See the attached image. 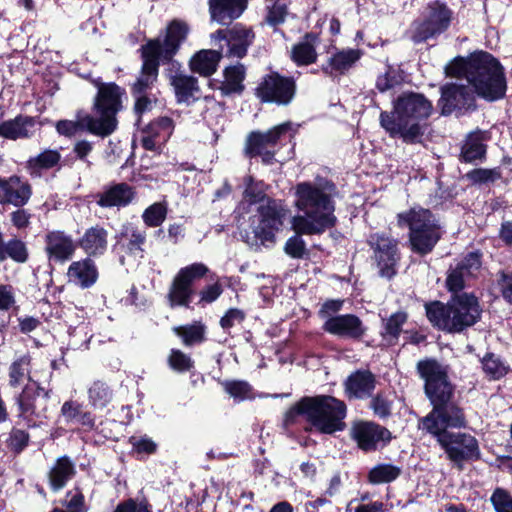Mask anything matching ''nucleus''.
I'll return each mask as SVG.
<instances>
[{
    "label": "nucleus",
    "instance_id": "nucleus-1",
    "mask_svg": "<svg viewBox=\"0 0 512 512\" xmlns=\"http://www.w3.org/2000/svg\"><path fill=\"white\" fill-rule=\"evenodd\" d=\"M335 186L327 180L301 182L295 187V205L302 215L294 216L292 226L297 235L290 237L284 247L292 258H302L305 242L299 234H321L337 222L333 195Z\"/></svg>",
    "mask_w": 512,
    "mask_h": 512
},
{
    "label": "nucleus",
    "instance_id": "nucleus-2",
    "mask_svg": "<svg viewBox=\"0 0 512 512\" xmlns=\"http://www.w3.org/2000/svg\"><path fill=\"white\" fill-rule=\"evenodd\" d=\"M431 112L432 104L422 94H403L394 103L392 113L381 112L380 124L391 137L415 143L423 135L419 121L428 118Z\"/></svg>",
    "mask_w": 512,
    "mask_h": 512
},
{
    "label": "nucleus",
    "instance_id": "nucleus-3",
    "mask_svg": "<svg viewBox=\"0 0 512 512\" xmlns=\"http://www.w3.org/2000/svg\"><path fill=\"white\" fill-rule=\"evenodd\" d=\"M445 72L448 76L465 79L468 85L448 84L442 88V114L448 115L455 109H475V95L480 94V52L468 58H455Z\"/></svg>",
    "mask_w": 512,
    "mask_h": 512
},
{
    "label": "nucleus",
    "instance_id": "nucleus-4",
    "mask_svg": "<svg viewBox=\"0 0 512 512\" xmlns=\"http://www.w3.org/2000/svg\"><path fill=\"white\" fill-rule=\"evenodd\" d=\"M464 425L465 419L459 408L431 411L422 420V428L437 438L453 461L468 458L478 446L476 438L469 434L447 431L448 428H460Z\"/></svg>",
    "mask_w": 512,
    "mask_h": 512
},
{
    "label": "nucleus",
    "instance_id": "nucleus-5",
    "mask_svg": "<svg viewBox=\"0 0 512 512\" xmlns=\"http://www.w3.org/2000/svg\"><path fill=\"white\" fill-rule=\"evenodd\" d=\"M304 416L321 433L332 434L345 427V404L331 396L306 397L291 407L285 415L286 425Z\"/></svg>",
    "mask_w": 512,
    "mask_h": 512
},
{
    "label": "nucleus",
    "instance_id": "nucleus-6",
    "mask_svg": "<svg viewBox=\"0 0 512 512\" xmlns=\"http://www.w3.org/2000/svg\"><path fill=\"white\" fill-rule=\"evenodd\" d=\"M429 321L439 329L460 332L473 325L478 316V300L472 294H461L444 305L440 302L426 304Z\"/></svg>",
    "mask_w": 512,
    "mask_h": 512
},
{
    "label": "nucleus",
    "instance_id": "nucleus-7",
    "mask_svg": "<svg viewBox=\"0 0 512 512\" xmlns=\"http://www.w3.org/2000/svg\"><path fill=\"white\" fill-rule=\"evenodd\" d=\"M123 91L113 83L102 84L94 101V115L85 114L84 124L91 134L107 137L117 128V113L122 109Z\"/></svg>",
    "mask_w": 512,
    "mask_h": 512
},
{
    "label": "nucleus",
    "instance_id": "nucleus-8",
    "mask_svg": "<svg viewBox=\"0 0 512 512\" xmlns=\"http://www.w3.org/2000/svg\"><path fill=\"white\" fill-rule=\"evenodd\" d=\"M398 224L409 227V241L412 250L418 254L430 253L440 238L437 221L428 209L413 207L400 213Z\"/></svg>",
    "mask_w": 512,
    "mask_h": 512
},
{
    "label": "nucleus",
    "instance_id": "nucleus-9",
    "mask_svg": "<svg viewBox=\"0 0 512 512\" xmlns=\"http://www.w3.org/2000/svg\"><path fill=\"white\" fill-rule=\"evenodd\" d=\"M286 214L287 210L280 202L267 200L261 204L251 222L253 236L247 235L246 242L250 246H272L276 233L283 226Z\"/></svg>",
    "mask_w": 512,
    "mask_h": 512
},
{
    "label": "nucleus",
    "instance_id": "nucleus-10",
    "mask_svg": "<svg viewBox=\"0 0 512 512\" xmlns=\"http://www.w3.org/2000/svg\"><path fill=\"white\" fill-rule=\"evenodd\" d=\"M417 368L425 380V392L434 405L432 411L457 408L455 405L447 404L452 395V389L441 365L435 360H424L418 363Z\"/></svg>",
    "mask_w": 512,
    "mask_h": 512
},
{
    "label": "nucleus",
    "instance_id": "nucleus-11",
    "mask_svg": "<svg viewBox=\"0 0 512 512\" xmlns=\"http://www.w3.org/2000/svg\"><path fill=\"white\" fill-rule=\"evenodd\" d=\"M208 267L203 263H193L181 268L174 276L168 291L171 307H188L194 295L193 283L208 273Z\"/></svg>",
    "mask_w": 512,
    "mask_h": 512
},
{
    "label": "nucleus",
    "instance_id": "nucleus-12",
    "mask_svg": "<svg viewBox=\"0 0 512 512\" xmlns=\"http://www.w3.org/2000/svg\"><path fill=\"white\" fill-rule=\"evenodd\" d=\"M506 91L504 67L493 55L482 51V99L498 101L505 97Z\"/></svg>",
    "mask_w": 512,
    "mask_h": 512
},
{
    "label": "nucleus",
    "instance_id": "nucleus-13",
    "mask_svg": "<svg viewBox=\"0 0 512 512\" xmlns=\"http://www.w3.org/2000/svg\"><path fill=\"white\" fill-rule=\"evenodd\" d=\"M450 18L451 13L445 5L440 3L430 5L425 18L415 21L411 26L412 41L421 43L441 34L449 26Z\"/></svg>",
    "mask_w": 512,
    "mask_h": 512
},
{
    "label": "nucleus",
    "instance_id": "nucleus-14",
    "mask_svg": "<svg viewBox=\"0 0 512 512\" xmlns=\"http://www.w3.org/2000/svg\"><path fill=\"white\" fill-rule=\"evenodd\" d=\"M291 130V123L285 122L274 126L266 132L253 131L246 140L245 155L252 158L261 156L265 164H270L274 158V151L271 150L280 138Z\"/></svg>",
    "mask_w": 512,
    "mask_h": 512
},
{
    "label": "nucleus",
    "instance_id": "nucleus-15",
    "mask_svg": "<svg viewBox=\"0 0 512 512\" xmlns=\"http://www.w3.org/2000/svg\"><path fill=\"white\" fill-rule=\"evenodd\" d=\"M295 91L296 85L292 78L271 73L265 76L259 84L257 96L264 102L287 105L292 101Z\"/></svg>",
    "mask_w": 512,
    "mask_h": 512
},
{
    "label": "nucleus",
    "instance_id": "nucleus-16",
    "mask_svg": "<svg viewBox=\"0 0 512 512\" xmlns=\"http://www.w3.org/2000/svg\"><path fill=\"white\" fill-rule=\"evenodd\" d=\"M212 38L219 42L218 47L223 56L242 58L246 55L254 34L248 28L235 25L230 29L217 31Z\"/></svg>",
    "mask_w": 512,
    "mask_h": 512
},
{
    "label": "nucleus",
    "instance_id": "nucleus-17",
    "mask_svg": "<svg viewBox=\"0 0 512 512\" xmlns=\"http://www.w3.org/2000/svg\"><path fill=\"white\" fill-rule=\"evenodd\" d=\"M369 244L374 250L380 275L392 278L396 274V265L399 261L397 241L385 234L375 233L370 236Z\"/></svg>",
    "mask_w": 512,
    "mask_h": 512
},
{
    "label": "nucleus",
    "instance_id": "nucleus-18",
    "mask_svg": "<svg viewBox=\"0 0 512 512\" xmlns=\"http://www.w3.org/2000/svg\"><path fill=\"white\" fill-rule=\"evenodd\" d=\"M187 34V25L175 20L168 26L167 33L163 40H152L143 48L147 50L148 55L153 54L162 61H168L177 52L181 42L185 40Z\"/></svg>",
    "mask_w": 512,
    "mask_h": 512
},
{
    "label": "nucleus",
    "instance_id": "nucleus-19",
    "mask_svg": "<svg viewBox=\"0 0 512 512\" xmlns=\"http://www.w3.org/2000/svg\"><path fill=\"white\" fill-rule=\"evenodd\" d=\"M41 393H43L45 399L48 397V393L43 388H40L36 382H33L26 384L18 397L20 416L28 422L29 426L37 425L36 419H41L45 416V409L39 408Z\"/></svg>",
    "mask_w": 512,
    "mask_h": 512
},
{
    "label": "nucleus",
    "instance_id": "nucleus-20",
    "mask_svg": "<svg viewBox=\"0 0 512 512\" xmlns=\"http://www.w3.org/2000/svg\"><path fill=\"white\" fill-rule=\"evenodd\" d=\"M174 130L173 120L160 117L149 123L141 132V144L146 150L157 151L170 138Z\"/></svg>",
    "mask_w": 512,
    "mask_h": 512
},
{
    "label": "nucleus",
    "instance_id": "nucleus-21",
    "mask_svg": "<svg viewBox=\"0 0 512 512\" xmlns=\"http://www.w3.org/2000/svg\"><path fill=\"white\" fill-rule=\"evenodd\" d=\"M326 332L342 338L360 339L366 331L362 321L353 314L338 315L325 320Z\"/></svg>",
    "mask_w": 512,
    "mask_h": 512
},
{
    "label": "nucleus",
    "instance_id": "nucleus-22",
    "mask_svg": "<svg viewBox=\"0 0 512 512\" xmlns=\"http://www.w3.org/2000/svg\"><path fill=\"white\" fill-rule=\"evenodd\" d=\"M480 273V255L478 252L470 253L447 276L446 285L449 291L457 293L465 286L469 276L477 277Z\"/></svg>",
    "mask_w": 512,
    "mask_h": 512
},
{
    "label": "nucleus",
    "instance_id": "nucleus-23",
    "mask_svg": "<svg viewBox=\"0 0 512 512\" xmlns=\"http://www.w3.org/2000/svg\"><path fill=\"white\" fill-rule=\"evenodd\" d=\"M31 197L30 185L17 176L0 179V203L16 207L25 205Z\"/></svg>",
    "mask_w": 512,
    "mask_h": 512
},
{
    "label": "nucleus",
    "instance_id": "nucleus-24",
    "mask_svg": "<svg viewBox=\"0 0 512 512\" xmlns=\"http://www.w3.org/2000/svg\"><path fill=\"white\" fill-rule=\"evenodd\" d=\"M48 258L50 261L63 263L69 260L75 252V244L70 235L63 231H51L45 238Z\"/></svg>",
    "mask_w": 512,
    "mask_h": 512
},
{
    "label": "nucleus",
    "instance_id": "nucleus-25",
    "mask_svg": "<svg viewBox=\"0 0 512 512\" xmlns=\"http://www.w3.org/2000/svg\"><path fill=\"white\" fill-rule=\"evenodd\" d=\"M353 436L359 447L366 451L375 449L378 443L387 442L391 438L389 430L371 422L356 424L353 428Z\"/></svg>",
    "mask_w": 512,
    "mask_h": 512
},
{
    "label": "nucleus",
    "instance_id": "nucleus-26",
    "mask_svg": "<svg viewBox=\"0 0 512 512\" xmlns=\"http://www.w3.org/2000/svg\"><path fill=\"white\" fill-rule=\"evenodd\" d=\"M146 242V230L132 223L124 224L117 240V249L132 256L142 257Z\"/></svg>",
    "mask_w": 512,
    "mask_h": 512
},
{
    "label": "nucleus",
    "instance_id": "nucleus-27",
    "mask_svg": "<svg viewBox=\"0 0 512 512\" xmlns=\"http://www.w3.org/2000/svg\"><path fill=\"white\" fill-rule=\"evenodd\" d=\"M320 37L316 33H306L290 50V58L297 66L314 64L318 59L317 47Z\"/></svg>",
    "mask_w": 512,
    "mask_h": 512
},
{
    "label": "nucleus",
    "instance_id": "nucleus-28",
    "mask_svg": "<svg viewBox=\"0 0 512 512\" xmlns=\"http://www.w3.org/2000/svg\"><path fill=\"white\" fill-rule=\"evenodd\" d=\"M208 4L211 19L225 25L240 17L247 7V0H209Z\"/></svg>",
    "mask_w": 512,
    "mask_h": 512
},
{
    "label": "nucleus",
    "instance_id": "nucleus-29",
    "mask_svg": "<svg viewBox=\"0 0 512 512\" xmlns=\"http://www.w3.org/2000/svg\"><path fill=\"white\" fill-rule=\"evenodd\" d=\"M135 196L133 188L126 183L109 186L97 195V204L103 208L124 207L130 204Z\"/></svg>",
    "mask_w": 512,
    "mask_h": 512
},
{
    "label": "nucleus",
    "instance_id": "nucleus-30",
    "mask_svg": "<svg viewBox=\"0 0 512 512\" xmlns=\"http://www.w3.org/2000/svg\"><path fill=\"white\" fill-rule=\"evenodd\" d=\"M143 65L139 77L132 86V94L148 93L157 80L158 65L161 61L153 54L148 55L147 50L143 48Z\"/></svg>",
    "mask_w": 512,
    "mask_h": 512
},
{
    "label": "nucleus",
    "instance_id": "nucleus-31",
    "mask_svg": "<svg viewBox=\"0 0 512 512\" xmlns=\"http://www.w3.org/2000/svg\"><path fill=\"white\" fill-rule=\"evenodd\" d=\"M67 277L70 283L89 288L97 281L98 271L95 263L90 258H85L70 264Z\"/></svg>",
    "mask_w": 512,
    "mask_h": 512
},
{
    "label": "nucleus",
    "instance_id": "nucleus-32",
    "mask_svg": "<svg viewBox=\"0 0 512 512\" xmlns=\"http://www.w3.org/2000/svg\"><path fill=\"white\" fill-rule=\"evenodd\" d=\"M35 128V119L30 116L19 115L14 119L2 121L0 137L8 140L28 138Z\"/></svg>",
    "mask_w": 512,
    "mask_h": 512
},
{
    "label": "nucleus",
    "instance_id": "nucleus-33",
    "mask_svg": "<svg viewBox=\"0 0 512 512\" xmlns=\"http://www.w3.org/2000/svg\"><path fill=\"white\" fill-rule=\"evenodd\" d=\"M80 247L90 256L102 255L108 245V231L95 225L87 229L79 240Z\"/></svg>",
    "mask_w": 512,
    "mask_h": 512
},
{
    "label": "nucleus",
    "instance_id": "nucleus-34",
    "mask_svg": "<svg viewBox=\"0 0 512 512\" xmlns=\"http://www.w3.org/2000/svg\"><path fill=\"white\" fill-rule=\"evenodd\" d=\"M170 81L178 102L190 104L200 97L196 78L176 73L171 77Z\"/></svg>",
    "mask_w": 512,
    "mask_h": 512
},
{
    "label": "nucleus",
    "instance_id": "nucleus-35",
    "mask_svg": "<svg viewBox=\"0 0 512 512\" xmlns=\"http://www.w3.org/2000/svg\"><path fill=\"white\" fill-rule=\"evenodd\" d=\"M361 57L358 49H343L334 53L329 59L327 65L322 67L324 73L333 75L334 73L343 74L349 70Z\"/></svg>",
    "mask_w": 512,
    "mask_h": 512
},
{
    "label": "nucleus",
    "instance_id": "nucleus-36",
    "mask_svg": "<svg viewBox=\"0 0 512 512\" xmlns=\"http://www.w3.org/2000/svg\"><path fill=\"white\" fill-rule=\"evenodd\" d=\"M345 386L350 397L365 398L374 390L375 378L369 371H357L348 377Z\"/></svg>",
    "mask_w": 512,
    "mask_h": 512
},
{
    "label": "nucleus",
    "instance_id": "nucleus-37",
    "mask_svg": "<svg viewBox=\"0 0 512 512\" xmlns=\"http://www.w3.org/2000/svg\"><path fill=\"white\" fill-rule=\"evenodd\" d=\"M222 56L218 50H201L191 58V70L203 76H210L216 71Z\"/></svg>",
    "mask_w": 512,
    "mask_h": 512
},
{
    "label": "nucleus",
    "instance_id": "nucleus-38",
    "mask_svg": "<svg viewBox=\"0 0 512 512\" xmlns=\"http://www.w3.org/2000/svg\"><path fill=\"white\" fill-rule=\"evenodd\" d=\"M75 473L74 464L64 456L59 458L49 473V481L53 490L57 491L63 488Z\"/></svg>",
    "mask_w": 512,
    "mask_h": 512
},
{
    "label": "nucleus",
    "instance_id": "nucleus-39",
    "mask_svg": "<svg viewBox=\"0 0 512 512\" xmlns=\"http://www.w3.org/2000/svg\"><path fill=\"white\" fill-rule=\"evenodd\" d=\"M30 368L31 358L29 355H23L14 360L8 370L9 385L12 388H19L25 382L33 383L34 381L30 377Z\"/></svg>",
    "mask_w": 512,
    "mask_h": 512
},
{
    "label": "nucleus",
    "instance_id": "nucleus-40",
    "mask_svg": "<svg viewBox=\"0 0 512 512\" xmlns=\"http://www.w3.org/2000/svg\"><path fill=\"white\" fill-rule=\"evenodd\" d=\"M407 321V314L398 311L392 314L387 319L383 320V327L381 330L382 340L386 345H394L397 343L402 326Z\"/></svg>",
    "mask_w": 512,
    "mask_h": 512
},
{
    "label": "nucleus",
    "instance_id": "nucleus-41",
    "mask_svg": "<svg viewBox=\"0 0 512 512\" xmlns=\"http://www.w3.org/2000/svg\"><path fill=\"white\" fill-rule=\"evenodd\" d=\"M244 78L245 68L242 64L227 67L224 70V80L221 83L220 90L224 95L240 93L244 89Z\"/></svg>",
    "mask_w": 512,
    "mask_h": 512
},
{
    "label": "nucleus",
    "instance_id": "nucleus-42",
    "mask_svg": "<svg viewBox=\"0 0 512 512\" xmlns=\"http://www.w3.org/2000/svg\"><path fill=\"white\" fill-rule=\"evenodd\" d=\"M112 398V390L102 381H94L88 388L89 403L95 409H103L111 402Z\"/></svg>",
    "mask_w": 512,
    "mask_h": 512
},
{
    "label": "nucleus",
    "instance_id": "nucleus-43",
    "mask_svg": "<svg viewBox=\"0 0 512 512\" xmlns=\"http://www.w3.org/2000/svg\"><path fill=\"white\" fill-rule=\"evenodd\" d=\"M401 473V469L392 464H378L373 467L368 475L372 484H383L394 481Z\"/></svg>",
    "mask_w": 512,
    "mask_h": 512
},
{
    "label": "nucleus",
    "instance_id": "nucleus-44",
    "mask_svg": "<svg viewBox=\"0 0 512 512\" xmlns=\"http://www.w3.org/2000/svg\"><path fill=\"white\" fill-rule=\"evenodd\" d=\"M404 77L400 69L387 65L383 73H380L376 79V88L380 92H385L401 84Z\"/></svg>",
    "mask_w": 512,
    "mask_h": 512
},
{
    "label": "nucleus",
    "instance_id": "nucleus-45",
    "mask_svg": "<svg viewBox=\"0 0 512 512\" xmlns=\"http://www.w3.org/2000/svg\"><path fill=\"white\" fill-rule=\"evenodd\" d=\"M174 331L183 339L186 346L201 343L204 340L205 327L201 324L176 327Z\"/></svg>",
    "mask_w": 512,
    "mask_h": 512
},
{
    "label": "nucleus",
    "instance_id": "nucleus-46",
    "mask_svg": "<svg viewBox=\"0 0 512 512\" xmlns=\"http://www.w3.org/2000/svg\"><path fill=\"white\" fill-rule=\"evenodd\" d=\"M267 3L266 21L269 25L282 24L289 15L286 3L283 0H269Z\"/></svg>",
    "mask_w": 512,
    "mask_h": 512
},
{
    "label": "nucleus",
    "instance_id": "nucleus-47",
    "mask_svg": "<svg viewBox=\"0 0 512 512\" xmlns=\"http://www.w3.org/2000/svg\"><path fill=\"white\" fill-rule=\"evenodd\" d=\"M167 207L165 204L157 202L146 208L142 214V219L148 227H158L166 219Z\"/></svg>",
    "mask_w": 512,
    "mask_h": 512
},
{
    "label": "nucleus",
    "instance_id": "nucleus-48",
    "mask_svg": "<svg viewBox=\"0 0 512 512\" xmlns=\"http://www.w3.org/2000/svg\"><path fill=\"white\" fill-rule=\"evenodd\" d=\"M223 385L225 391L237 401L253 398L252 388L245 381H227Z\"/></svg>",
    "mask_w": 512,
    "mask_h": 512
},
{
    "label": "nucleus",
    "instance_id": "nucleus-49",
    "mask_svg": "<svg viewBox=\"0 0 512 512\" xmlns=\"http://www.w3.org/2000/svg\"><path fill=\"white\" fill-rule=\"evenodd\" d=\"M461 157L465 162H472L480 157V134L471 133L462 147Z\"/></svg>",
    "mask_w": 512,
    "mask_h": 512
},
{
    "label": "nucleus",
    "instance_id": "nucleus-50",
    "mask_svg": "<svg viewBox=\"0 0 512 512\" xmlns=\"http://www.w3.org/2000/svg\"><path fill=\"white\" fill-rule=\"evenodd\" d=\"M482 370L492 379H498L506 373L505 365L493 354H488L482 359Z\"/></svg>",
    "mask_w": 512,
    "mask_h": 512
},
{
    "label": "nucleus",
    "instance_id": "nucleus-51",
    "mask_svg": "<svg viewBox=\"0 0 512 512\" xmlns=\"http://www.w3.org/2000/svg\"><path fill=\"white\" fill-rule=\"evenodd\" d=\"M169 366L177 372H186L193 366L192 359L180 350L172 349L168 358Z\"/></svg>",
    "mask_w": 512,
    "mask_h": 512
},
{
    "label": "nucleus",
    "instance_id": "nucleus-52",
    "mask_svg": "<svg viewBox=\"0 0 512 512\" xmlns=\"http://www.w3.org/2000/svg\"><path fill=\"white\" fill-rule=\"evenodd\" d=\"M6 248V259L11 258L19 263H23L27 260L28 252L25 244L21 240L16 238L9 240Z\"/></svg>",
    "mask_w": 512,
    "mask_h": 512
},
{
    "label": "nucleus",
    "instance_id": "nucleus-53",
    "mask_svg": "<svg viewBox=\"0 0 512 512\" xmlns=\"http://www.w3.org/2000/svg\"><path fill=\"white\" fill-rule=\"evenodd\" d=\"M84 115L78 114L76 121L71 120H61L56 124L57 131L65 136H72L76 134L79 130H87L88 126L84 124Z\"/></svg>",
    "mask_w": 512,
    "mask_h": 512
},
{
    "label": "nucleus",
    "instance_id": "nucleus-54",
    "mask_svg": "<svg viewBox=\"0 0 512 512\" xmlns=\"http://www.w3.org/2000/svg\"><path fill=\"white\" fill-rule=\"evenodd\" d=\"M60 160V154L56 150H46L37 157L30 160V164L39 168L49 169L55 166Z\"/></svg>",
    "mask_w": 512,
    "mask_h": 512
},
{
    "label": "nucleus",
    "instance_id": "nucleus-55",
    "mask_svg": "<svg viewBox=\"0 0 512 512\" xmlns=\"http://www.w3.org/2000/svg\"><path fill=\"white\" fill-rule=\"evenodd\" d=\"M496 512H512V497L503 489H496L491 497Z\"/></svg>",
    "mask_w": 512,
    "mask_h": 512
},
{
    "label": "nucleus",
    "instance_id": "nucleus-56",
    "mask_svg": "<svg viewBox=\"0 0 512 512\" xmlns=\"http://www.w3.org/2000/svg\"><path fill=\"white\" fill-rule=\"evenodd\" d=\"M129 442L137 453L152 454L157 449V444L146 435L140 437L132 436Z\"/></svg>",
    "mask_w": 512,
    "mask_h": 512
},
{
    "label": "nucleus",
    "instance_id": "nucleus-57",
    "mask_svg": "<svg viewBox=\"0 0 512 512\" xmlns=\"http://www.w3.org/2000/svg\"><path fill=\"white\" fill-rule=\"evenodd\" d=\"M113 512H152V510L146 501L128 499L119 503Z\"/></svg>",
    "mask_w": 512,
    "mask_h": 512
},
{
    "label": "nucleus",
    "instance_id": "nucleus-58",
    "mask_svg": "<svg viewBox=\"0 0 512 512\" xmlns=\"http://www.w3.org/2000/svg\"><path fill=\"white\" fill-rule=\"evenodd\" d=\"M245 318L243 311L237 308L229 309L226 314L221 318L220 325L224 330H228L234 327L236 324H240Z\"/></svg>",
    "mask_w": 512,
    "mask_h": 512
},
{
    "label": "nucleus",
    "instance_id": "nucleus-59",
    "mask_svg": "<svg viewBox=\"0 0 512 512\" xmlns=\"http://www.w3.org/2000/svg\"><path fill=\"white\" fill-rule=\"evenodd\" d=\"M29 435L21 429L12 430L9 437V446L15 452L22 451L28 444Z\"/></svg>",
    "mask_w": 512,
    "mask_h": 512
},
{
    "label": "nucleus",
    "instance_id": "nucleus-60",
    "mask_svg": "<svg viewBox=\"0 0 512 512\" xmlns=\"http://www.w3.org/2000/svg\"><path fill=\"white\" fill-rule=\"evenodd\" d=\"M264 197L263 191L258 188L256 184L253 183V180L251 177L247 178V186L244 191V198L249 203H257L261 201Z\"/></svg>",
    "mask_w": 512,
    "mask_h": 512
},
{
    "label": "nucleus",
    "instance_id": "nucleus-61",
    "mask_svg": "<svg viewBox=\"0 0 512 512\" xmlns=\"http://www.w3.org/2000/svg\"><path fill=\"white\" fill-rule=\"evenodd\" d=\"M81 411L80 405L73 401H66L61 408V413L66 421L73 423H75Z\"/></svg>",
    "mask_w": 512,
    "mask_h": 512
},
{
    "label": "nucleus",
    "instance_id": "nucleus-62",
    "mask_svg": "<svg viewBox=\"0 0 512 512\" xmlns=\"http://www.w3.org/2000/svg\"><path fill=\"white\" fill-rule=\"evenodd\" d=\"M499 285L505 300L512 302V272H501L499 276Z\"/></svg>",
    "mask_w": 512,
    "mask_h": 512
},
{
    "label": "nucleus",
    "instance_id": "nucleus-63",
    "mask_svg": "<svg viewBox=\"0 0 512 512\" xmlns=\"http://www.w3.org/2000/svg\"><path fill=\"white\" fill-rule=\"evenodd\" d=\"M371 408L375 415L384 418L390 414L391 405L386 399L377 396L371 401Z\"/></svg>",
    "mask_w": 512,
    "mask_h": 512
},
{
    "label": "nucleus",
    "instance_id": "nucleus-64",
    "mask_svg": "<svg viewBox=\"0 0 512 512\" xmlns=\"http://www.w3.org/2000/svg\"><path fill=\"white\" fill-rule=\"evenodd\" d=\"M14 302L12 287L9 285H0V310H8Z\"/></svg>",
    "mask_w": 512,
    "mask_h": 512
}]
</instances>
